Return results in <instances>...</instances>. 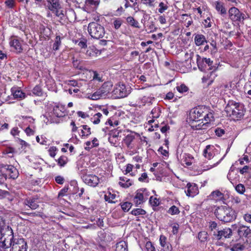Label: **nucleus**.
I'll use <instances>...</instances> for the list:
<instances>
[{
  "instance_id": "nucleus-1",
  "label": "nucleus",
  "mask_w": 251,
  "mask_h": 251,
  "mask_svg": "<svg viewBox=\"0 0 251 251\" xmlns=\"http://www.w3.org/2000/svg\"><path fill=\"white\" fill-rule=\"evenodd\" d=\"M68 111L65 105L60 103H56L52 107L50 111H48L45 115L47 119V123L49 124L60 123V118L67 116Z\"/></svg>"
},
{
  "instance_id": "nucleus-2",
  "label": "nucleus",
  "mask_w": 251,
  "mask_h": 251,
  "mask_svg": "<svg viewBox=\"0 0 251 251\" xmlns=\"http://www.w3.org/2000/svg\"><path fill=\"white\" fill-rule=\"evenodd\" d=\"M190 121L200 122L201 121H214L212 113L205 106L196 107L191 110L189 113Z\"/></svg>"
},
{
  "instance_id": "nucleus-3",
  "label": "nucleus",
  "mask_w": 251,
  "mask_h": 251,
  "mask_svg": "<svg viewBox=\"0 0 251 251\" xmlns=\"http://www.w3.org/2000/svg\"><path fill=\"white\" fill-rule=\"evenodd\" d=\"M227 116L234 121H238L243 118L245 110L244 105L239 102L229 100L225 107Z\"/></svg>"
},
{
  "instance_id": "nucleus-4",
  "label": "nucleus",
  "mask_w": 251,
  "mask_h": 251,
  "mask_svg": "<svg viewBox=\"0 0 251 251\" xmlns=\"http://www.w3.org/2000/svg\"><path fill=\"white\" fill-rule=\"evenodd\" d=\"M214 215L223 223L231 222L237 217V213L232 208L227 206H218L214 211Z\"/></svg>"
},
{
  "instance_id": "nucleus-5",
  "label": "nucleus",
  "mask_w": 251,
  "mask_h": 251,
  "mask_svg": "<svg viewBox=\"0 0 251 251\" xmlns=\"http://www.w3.org/2000/svg\"><path fill=\"white\" fill-rule=\"evenodd\" d=\"M232 230L235 231L240 238H245L246 245L251 247V229L249 226L244 225L240 223L231 226Z\"/></svg>"
},
{
  "instance_id": "nucleus-6",
  "label": "nucleus",
  "mask_w": 251,
  "mask_h": 251,
  "mask_svg": "<svg viewBox=\"0 0 251 251\" xmlns=\"http://www.w3.org/2000/svg\"><path fill=\"white\" fill-rule=\"evenodd\" d=\"M88 31L91 37L97 39L102 38L105 34L104 27L95 22L88 24Z\"/></svg>"
},
{
  "instance_id": "nucleus-7",
  "label": "nucleus",
  "mask_w": 251,
  "mask_h": 251,
  "mask_svg": "<svg viewBox=\"0 0 251 251\" xmlns=\"http://www.w3.org/2000/svg\"><path fill=\"white\" fill-rule=\"evenodd\" d=\"M228 14L229 19L237 25L244 24V20L247 18L246 15L235 6L229 9Z\"/></svg>"
},
{
  "instance_id": "nucleus-8",
  "label": "nucleus",
  "mask_w": 251,
  "mask_h": 251,
  "mask_svg": "<svg viewBox=\"0 0 251 251\" xmlns=\"http://www.w3.org/2000/svg\"><path fill=\"white\" fill-rule=\"evenodd\" d=\"M48 7L49 9L54 13L56 16L60 20L63 19L64 14L59 3V0H48Z\"/></svg>"
},
{
  "instance_id": "nucleus-9",
  "label": "nucleus",
  "mask_w": 251,
  "mask_h": 251,
  "mask_svg": "<svg viewBox=\"0 0 251 251\" xmlns=\"http://www.w3.org/2000/svg\"><path fill=\"white\" fill-rule=\"evenodd\" d=\"M14 237V233L11 231H8V234L0 236V251H6L11 247Z\"/></svg>"
},
{
  "instance_id": "nucleus-10",
  "label": "nucleus",
  "mask_w": 251,
  "mask_h": 251,
  "mask_svg": "<svg viewBox=\"0 0 251 251\" xmlns=\"http://www.w3.org/2000/svg\"><path fill=\"white\" fill-rule=\"evenodd\" d=\"M27 244L25 240L23 238L14 237L10 251H27Z\"/></svg>"
},
{
  "instance_id": "nucleus-11",
  "label": "nucleus",
  "mask_w": 251,
  "mask_h": 251,
  "mask_svg": "<svg viewBox=\"0 0 251 251\" xmlns=\"http://www.w3.org/2000/svg\"><path fill=\"white\" fill-rule=\"evenodd\" d=\"M112 93V95L116 98H125L129 94L126 85L121 82L115 86Z\"/></svg>"
},
{
  "instance_id": "nucleus-12",
  "label": "nucleus",
  "mask_w": 251,
  "mask_h": 251,
  "mask_svg": "<svg viewBox=\"0 0 251 251\" xmlns=\"http://www.w3.org/2000/svg\"><path fill=\"white\" fill-rule=\"evenodd\" d=\"M148 193L146 189H140L136 191L135 196L133 198V202L136 206H139L148 200Z\"/></svg>"
},
{
  "instance_id": "nucleus-13",
  "label": "nucleus",
  "mask_w": 251,
  "mask_h": 251,
  "mask_svg": "<svg viewBox=\"0 0 251 251\" xmlns=\"http://www.w3.org/2000/svg\"><path fill=\"white\" fill-rule=\"evenodd\" d=\"M197 57V63L199 69L202 71L204 72L207 69V67H209V69H211V67L213 65V61L211 60L210 58H207L206 57H202L199 54L196 55Z\"/></svg>"
},
{
  "instance_id": "nucleus-14",
  "label": "nucleus",
  "mask_w": 251,
  "mask_h": 251,
  "mask_svg": "<svg viewBox=\"0 0 251 251\" xmlns=\"http://www.w3.org/2000/svg\"><path fill=\"white\" fill-rule=\"evenodd\" d=\"M81 178L85 184L93 187L97 186L100 182L99 177L93 174H84Z\"/></svg>"
},
{
  "instance_id": "nucleus-15",
  "label": "nucleus",
  "mask_w": 251,
  "mask_h": 251,
  "mask_svg": "<svg viewBox=\"0 0 251 251\" xmlns=\"http://www.w3.org/2000/svg\"><path fill=\"white\" fill-rule=\"evenodd\" d=\"M39 200L37 197H31L26 198L24 201V205L31 210H35L39 207Z\"/></svg>"
},
{
  "instance_id": "nucleus-16",
  "label": "nucleus",
  "mask_w": 251,
  "mask_h": 251,
  "mask_svg": "<svg viewBox=\"0 0 251 251\" xmlns=\"http://www.w3.org/2000/svg\"><path fill=\"white\" fill-rule=\"evenodd\" d=\"M9 45L10 47L14 49L17 53H20L22 52L23 48L21 41L18 39L17 36H12L10 37Z\"/></svg>"
},
{
  "instance_id": "nucleus-17",
  "label": "nucleus",
  "mask_w": 251,
  "mask_h": 251,
  "mask_svg": "<svg viewBox=\"0 0 251 251\" xmlns=\"http://www.w3.org/2000/svg\"><path fill=\"white\" fill-rule=\"evenodd\" d=\"M232 229L230 228H225L223 230H218L217 232L213 234L217 240H221L224 238H229L232 234Z\"/></svg>"
},
{
  "instance_id": "nucleus-18",
  "label": "nucleus",
  "mask_w": 251,
  "mask_h": 251,
  "mask_svg": "<svg viewBox=\"0 0 251 251\" xmlns=\"http://www.w3.org/2000/svg\"><path fill=\"white\" fill-rule=\"evenodd\" d=\"M187 190L185 191L186 195L193 197L198 194L199 191L198 185L194 183L189 182L186 185Z\"/></svg>"
},
{
  "instance_id": "nucleus-19",
  "label": "nucleus",
  "mask_w": 251,
  "mask_h": 251,
  "mask_svg": "<svg viewBox=\"0 0 251 251\" xmlns=\"http://www.w3.org/2000/svg\"><path fill=\"white\" fill-rule=\"evenodd\" d=\"M4 166L7 178L15 179L18 177V171L13 166L5 165Z\"/></svg>"
},
{
  "instance_id": "nucleus-20",
  "label": "nucleus",
  "mask_w": 251,
  "mask_h": 251,
  "mask_svg": "<svg viewBox=\"0 0 251 251\" xmlns=\"http://www.w3.org/2000/svg\"><path fill=\"white\" fill-rule=\"evenodd\" d=\"M8 231L13 232L12 228L6 224L5 219L0 216V236L8 234Z\"/></svg>"
},
{
  "instance_id": "nucleus-21",
  "label": "nucleus",
  "mask_w": 251,
  "mask_h": 251,
  "mask_svg": "<svg viewBox=\"0 0 251 251\" xmlns=\"http://www.w3.org/2000/svg\"><path fill=\"white\" fill-rule=\"evenodd\" d=\"M135 136L133 134L127 135L124 139V143L128 149H132L135 147Z\"/></svg>"
},
{
  "instance_id": "nucleus-22",
  "label": "nucleus",
  "mask_w": 251,
  "mask_h": 251,
  "mask_svg": "<svg viewBox=\"0 0 251 251\" xmlns=\"http://www.w3.org/2000/svg\"><path fill=\"white\" fill-rule=\"evenodd\" d=\"M170 4L167 0H162L158 3L156 10L160 14L165 13L168 10Z\"/></svg>"
},
{
  "instance_id": "nucleus-23",
  "label": "nucleus",
  "mask_w": 251,
  "mask_h": 251,
  "mask_svg": "<svg viewBox=\"0 0 251 251\" xmlns=\"http://www.w3.org/2000/svg\"><path fill=\"white\" fill-rule=\"evenodd\" d=\"M112 86L113 85L111 82L107 81L104 82L99 89L101 92V94L104 97H105L112 90Z\"/></svg>"
},
{
  "instance_id": "nucleus-24",
  "label": "nucleus",
  "mask_w": 251,
  "mask_h": 251,
  "mask_svg": "<svg viewBox=\"0 0 251 251\" xmlns=\"http://www.w3.org/2000/svg\"><path fill=\"white\" fill-rule=\"evenodd\" d=\"M101 53V51L97 49L94 46H90L87 48L85 55L88 57H97Z\"/></svg>"
},
{
  "instance_id": "nucleus-25",
  "label": "nucleus",
  "mask_w": 251,
  "mask_h": 251,
  "mask_svg": "<svg viewBox=\"0 0 251 251\" xmlns=\"http://www.w3.org/2000/svg\"><path fill=\"white\" fill-rule=\"evenodd\" d=\"M214 6L216 11L221 15L224 16L226 14L227 11L223 2L220 1H216L214 2Z\"/></svg>"
},
{
  "instance_id": "nucleus-26",
  "label": "nucleus",
  "mask_w": 251,
  "mask_h": 251,
  "mask_svg": "<svg viewBox=\"0 0 251 251\" xmlns=\"http://www.w3.org/2000/svg\"><path fill=\"white\" fill-rule=\"evenodd\" d=\"M245 249H251V247H249L247 245H246V242L245 241L244 244L236 243L230 245V250L231 251H242Z\"/></svg>"
},
{
  "instance_id": "nucleus-27",
  "label": "nucleus",
  "mask_w": 251,
  "mask_h": 251,
  "mask_svg": "<svg viewBox=\"0 0 251 251\" xmlns=\"http://www.w3.org/2000/svg\"><path fill=\"white\" fill-rule=\"evenodd\" d=\"M194 42L197 46H200L207 43L205 36L202 34H195Z\"/></svg>"
},
{
  "instance_id": "nucleus-28",
  "label": "nucleus",
  "mask_w": 251,
  "mask_h": 251,
  "mask_svg": "<svg viewBox=\"0 0 251 251\" xmlns=\"http://www.w3.org/2000/svg\"><path fill=\"white\" fill-rule=\"evenodd\" d=\"M119 185L122 188H127L132 185V181L126 176H120Z\"/></svg>"
},
{
  "instance_id": "nucleus-29",
  "label": "nucleus",
  "mask_w": 251,
  "mask_h": 251,
  "mask_svg": "<svg viewBox=\"0 0 251 251\" xmlns=\"http://www.w3.org/2000/svg\"><path fill=\"white\" fill-rule=\"evenodd\" d=\"M11 90L14 99L22 100L25 98V94L19 88H12Z\"/></svg>"
},
{
  "instance_id": "nucleus-30",
  "label": "nucleus",
  "mask_w": 251,
  "mask_h": 251,
  "mask_svg": "<svg viewBox=\"0 0 251 251\" xmlns=\"http://www.w3.org/2000/svg\"><path fill=\"white\" fill-rule=\"evenodd\" d=\"M161 114V110L159 107H155L151 112L152 119L148 121L149 125H151L154 122V120L159 117Z\"/></svg>"
},
{
  "instance_id": "nucleus-31",
  "label": "nucleus",
  "mask_w": 251,
  "mask_h": 251,
  "mask_svg": "<svg viewBox=\"0 0 251 251\" xmlns=\"http://www.w3.org/2000/svg\"><path fill=\"white\" fill-rule=\"evenodd\" d=\"M194 55V53L193 52H191L190 53H188L187 52L185 54V59L184 62H183V63L186 64V67L188 69H190L192 67L191 62Z\"/></svg>"
},
{
  "instance_id": "nucleus-32",
  "label": "nucleus",
  "mask_w": 251,
  "mask_h": 251,
  "mask_svg": "<svg viewBox=\"0 0 251 251\" xmlns=\"http://www.w3.org/2000/svg\"><path fill=\"white\" fill-rule=\"evenodd\" d=\"M198 125H193L192 126L196 130L206 129L210 126V122L212 121H201Z\"/></svg>"
},
{
  "instance_id": "nucleus-33",
  "label": "nucleus",
  "mask_w": 251,
  "mask_h": 251,
  "mask_svg": "<svg viewBox=\"0 0 251 251\" xmlns=\"http://www.w3.org/2000/svg\"><path fill=\"white\" fill-rule=\"evenodd\" d=\"M126 22L128 25L132 27L137 28H140L139 22L136 20L132 16H128L126 18Z\"/></svg>"
},
{
  "instance_id": "nucleus-34",
  "label": "nucleus",
  "mask_w": 251,
  "mask_h": 251,
  "mask_svg": "<svg viewBox=\"0 0 251 251\" xmlns=\"http://www.w3.org/2000/svg\"><path fill=\"white\" fill-rule=\"evenodd\" d=\"M116 251H127V245L126 242L121 241L116 244Z\"/></svg>"
},
{
  "instance_id": "nucleus-35",
  "label": "nucleus",
  "mask_w": 251,
  "mask_h": 251,
  "mask_svg": "<svg viewBox=\"0 0 251 251\" xmlns=\"http://www.w3.org/2000/svg\"><path fill=\"white\" fill-rule=\"evenodd\" d=\"M66 16L68 21L70 22H75L76 20L75 13L72 9H70L66 11Z\"/></svg>"
},
{
  "instance_id": "nucleus-36",
  "label": "nucleus",
  "mask_w": 251,
  "mask_h": 251,
  "mask_svg": "<svg viewBox=\"0 0 251 251\" xmlns=\"http://www.w3.org/2000/svg\"><path fill=\"white\" fill-rule=\"evenodd\" d=\"M116 195L115 194H112L111 192L108 191L107 193L104 196V200L110 203H115L116 201L114 200L115 199Z\"/></svg>"
},
{
  "instance_id": "nucleus-37",
  "label": "nucleus",
  "mask_w": 251,
  "mask_h": 251,
  "mask_svg": "<svg viewBox=\"0 0 251 251\" xmlns=\"http://www.w3.org/2000/svg\"><path fill=\"white\" fill-rule=\"evenodd\" d=\"M63 38V36L62 37H60V35L56 36L52 47V49L53 50L56 51L59 50V47L61 45V40Z\"/></svg>"
},
{
  "instance_id": "nucleus-38",
  "label": "nucleus",
  "mask_w": 251,
  "mask_h": 251,
  "mask_svg": "<svg viewBox=\"0 0 251 251\" xmlns=\"http://www.w3.org/2000/svg\"><path fill=\"white\" fill-rule=\"evenodd\" d=\"M82 129H81V134L80 135L82 137H87L91 134V128L87 125L81 126Z\"/></svg>"
},
{
  "instance_id": "nucleus-39",
  "label": "nucleus",
  "mask_w": 251,
  "mask_h": 251,
  "mask_svg": "<svg viewBox=\"0 0 251 251\" xmlns=\"http://www.w3.org/2000/svg\"><path fill=\"white\" fill-rule=\"evenodd\" d=\"M113 26L115 30H118L124 23L123 20L121 18H115L113 19Z\"/></svg>"
},
{
  "instance_id": "nucleus-40",
  "label": "nucleus",
  "mask_w": 251,
  "mask_h": 251,
  "mask_svg": "<svg viewBox=\"0 0 251 251\" xmlns=\"http://www.w3.org/2000/svg\"><path fill=\"white\" fill-rule=\"evenodd\" d=\"M15 149L11 147H7L2 151L3 154L7 155L9 157H12L14 156V154L15 153Z\"/></svg>"
},
{
  "instance_id": "nucleus-41",
  "label": "nucleus",
  "mask_w": 251,
  "mask_h": 251,
  "mask_svg": "<svg viewBox=\"0 0 251 251\" xmlns=\"http://www.w3.org/2000/svg\"><path fill=\"white\" fill-rule=\"evenodd\" d=\"M179 208L175 205L171 206L167 211V213L172 216L179 214Z\"/></svg>"
},
{
  "instance_id": "nucleus-42",
  "label": "nucleus",
  "mask_w": 251,
  "mask_h": 251,
  "mask_svg": "<svg viewBox=\"0 0 251 251\" xmlns=\"http://www.w3.org/2000/svg\"><path fill=\"white\" fill-rule=\"evenodd\" d=\"M203 154L204 157L209 160L213 158L214 157L212 151H210V146L207 145L203 151Z\"/></svg>"
},
{
  "instance_id": "nucleus-43",
  "label": "nucleus",
  "mask_w": 251,
  "mask_h": 251,
  "mask_svg": "<svg viewBox=\"0 0 251 251\" xmlns=\"http://www.w3.org/2000/svg\"><path fill=\"white\" fill-rule=\"evenodd\" d=\"M56 161L59 167H63L68 163V158L65 155H61Z\"/></svg>"
},
{
  "instance_id": "nucleus-44",
  "label": "nucleus",
  "mask_w": 251,
  "mask_h": 251,
  "mask_svg": "<svg viewBox=\"0 0 251 251\" xmlns=\"http://www.w3.org/2000/svg\"><path fill=\"white\" fill-rule=\"evenodd\" d=\"M4 165L0 166V183L2 184L7 179V176L5 173Z\"/></svg>"
},
{
  "instance_id": "nucleus-45",
  "label": "nucleus",
  "mask_w": 251,
  "mask_h": 251,
  "mask_svg": "<svg viewBox=\"0 0 251 251\" xmlns=\"http://www.w3.org/2000/svg\"><path fill=\"white\" fill-rule=\"evenodd\" d=\"M213 197L216 199V200L218 201H223L224 199V194L221 192L219 190H216L213 191L211 194Z\"/></svg>"
},
{
  "instance_id": "nucleus-46",
  "label": "nucleus",
  "mask_w": 251,
  "mask_h": 251,
  "mask_svg": "<svg viewBox=\"0 0 251 251\" xmlns=\"http://www.w3.org/2000/svg\"><path fill=\"white\" fill-rule=\"evenodd\" d=\"M120 205L122 209L125 212H128L132 206V203L128 201L121 202Z\"/></svg>"
},
{
  "instance_id": "nucleus-47",
  "label": "nucleus",
  "mask_w": 251,
  "mask_h": 251,
  "mask_svg": "<svg viewBox=\"0 0 251 251\" xmlns=\"http://www.w3.org/2000/svg\"><path fill=\"white\" fill-rule=\"evenodd\" d=\"M103 97V95L101 94L100 90L98 89L95 92L91 94L89 98L92 100H98Z\"/></svg>"
},
{
  "instance_id": "nucleus-48",
  "label": "nucleus",
  "mask_w": 251,
  "mask_h": 251,
  "mask_svg": "<svg viewBox=\"0 0 251 251\" xmlns=\"http://www.w3.org/2000/svg\"><path fill=\"white\" fill-rule=\"evenodd\" d=\"M32 92V93L36 96L42 97L43 96V90H42L41 87L39 85H36L33 88Z\"/></svg>"
},
{
  "instance_id": "nucleus-49",
  "label": "nucleus",
  "mask_w": 251,
  "mask_h": 251,
  "mask_svg": "<svg viewBox=\"0 0 251 251\" xmlns=\"http://www.w3.org/2000/svg\"><path fill=\"white\" fill-rule=\"evenodd\" d=\"M73 65L75 68L79 70H82L83 67L82 65V61L79 59H75V57L73 58Z\"/></svg>"
},
{
  "instance_id": "nucleus-50",
  "label": "nucleus",
  "mask_w": 251,
  "mask_h": 251,
  "mask_svg": "<svg viewBox=\"0 0 251 251\" xmlns=\"http://www.w3.org/2000/svg\"><path fill=\"white\" fill-rule=\"evenodd\" d=\"M147 213L146 211L142 208H134L130 212V214L134 216L145 215Z\"/></svg>"
},
{
  "instance_id": "nucleus-51",
  "label": "nucleus",
  "mask_w": 251,
  "mask_h": 251,
  "mask_svg": "<svg viewBox=\"0 0 251 251\" xmlns=\"http://www.w3.org/2000/svg\"><path fill=\"white\" fill-rule=\"evenodd\" d=\"M208 238V235L206 231H202L198 233V238L200 242H205L206 241Z\"/></svg>"
},
{
  "instance_id": "nucleus-52",
  "label": "nucleus",
  "mask_w": 251,
  "mask_h": 251,
  "mask_svg": "<svg viewBox=\"0 0 251 251\" xmlns=\"http://www.w3.org/2000/svg\"><path fill=\"white\" fill-rule=\"evenodd\" d=\"M149 202L152 206L156 207L160 204V201L159 199L151 196L149 199Z\"/></svg>"
},
{
  "instance_id": "nucleus-53",
  "label": "nucleus",
  "mask_w": 251,
  "mask_h": 251,
  "mask_svg": "<svg viewBox=\"0 0 251 251\" xmlns=\"http://www.w3.org/2000/svg\"><path fill=\"white\" fill-rule=\"evenodd\" d=\"M176 89L180 93L187 92L189 89L185 84L182 83L176 87Z\"/></svg>"
},
{
  "instance_id": "nucleus-54",
  "label": "nucleus",
  "mask_w": 251,
  "mask_h": 251,
  "mask_svg": "<svg viewBox=\"0 0 251 251\" xmlns=\"http://www.w3.org/2000/svg\"><path fill=\"white\" fill-rule=\"evenodd\" d=\"M194 159L193 157L190 154H186L183 158V162L187 166H189L192 165V160Z\"/></svg>"
},
{
  "instance_id": "nucleus-55",
  "label": "nucleus",
  "mask_w": 251,
  "mask_h": 251,
  "mask_svg": "<svg viewBox=\"0 0 251 251\" xmlns=\"http://www.w3.org/2000/svg\"><path fill=\"white\" fill-rule=\"evenodd\" d=\"M100 2V0H86L85 3L87 5L93 6L95 8L97 7Z\"/></svg>"
},
{
  "instance_id": "nucleus-56",
  "label": "nucleus",
  "mask_w": 251,
  "mask_h": 251,
  "mask_svg": "<svg viewBox=\"0 0 251 251\" xmlns=\"http://www.w3.org/2000/svg\"><path fill=\"white\" fill-rule=\"evenodd\" d=\"M36 140L38 143L42 145H47L48 141L47 138L43 135L41 136V138L39 136H37Z\"/></svg>"
},
{
  "instance_id": "nucleus-57",
  "label": "nucleus",
  "mask_w": 251,
  "mask_h": 251,
  "mask_svg": "<svg viewBox=\"0 0 251 251\" xmlns=\"http://www.w3.org/2000/svg\"><path fill=\"white\" fill-rule=\"evenodd\" d=\"M4 4L8 9H13L16 6L15 0H6L4 2Z\"/></svg>"
},
{
  "instance_id": "nucleus-58",
  "label": "nucleus",
  "mask_w": 251,
  "mask_h": 251,
  "mask_svg": "<svg viewBox=\"0 0 251 251\" xmlns=\"http://www.w3.org/2000/svg\"><path fill=\"white\" fill-rule=\"evenodd\" d=\"M160 244L161 246L164 248L166 247L168 248V245L167 244V237L163 235H161L159 238Z\"/></svg>"
},
{
  "instance_id": "nucleus-59",
  "label": "nucleus",
  "mask_w": 251,
  "mask_h": 251,
  "mask_svg": "<svg viewBox=\"0 0 251 251\" xmlns=\"http://www.w3.org/2000/svg\"><path fill=\"white\" fill-rule=\"evenodd\" d=\"M22 214L23 215H27V216H31V217H42V215H43V213L41 212H30V213L24 212H22Z\"/></svg>"
},
{
  "instance_id": "nucleus-60",
  "label": "nucleus",
  "mask_w": 251,
  "mask_h": 251,
  "mask_svg": "<svg viewBox=\"0 0 251 251\" xmlns=\"http://www.w3.org/2000/svg\"><path fill=\"white\" fill-rule=\"evenodd\" d=\"M141 3L147 7H152L154 6L155 0H141Z\"/></svg>"
},
{
  "instance_id": "nucleus-61",
  "label": "nucleus",
  "mask_w": 251,
  "mask_h": 251,
  "mask_svg": "<svg viewBox=\"0 0 251 251\" xmlns=\"http://www.w3.org/2000/svg\"><path fill=\"white\" fill-rule=\"evenodd\" d=\"M133 168V165L131 164H127L126 166V169L125 171H123V173L125 175H127L128 173H130V175L131 176H134L135 175L133 174V173H131Z\"/></svg>"
},
{
  "instance_id": "nucleus-62",
  "label": "nucleus",
  "mask_w": 251,
  "mask_h": 251,
  "mask_svg": "<svg viewBox=\"0 0 251 251\" xmlns=\"http://www.w3.org/2000/svg\"><path fill=\"white\" fill-rule=\"evenodd\" d=\"M168 17L164 13L160 14L158 18V20L159 23L161 25H164L167 23V19Z\"/></svg>"
},
{
  "instance_id": "nucleus-63",
  "label": "nucleus",
  "mask_w": 251,
  "mask_h": 251,
  "mask_svg": "<svg viewBox=\"0 0 251 251\" xmlns=\"http://www.w3.org/2000/svg\"><path fill=\"white\" fill-rule=\"evenodd\" d=\"M145 248L147 251H156L155 247L151 241L147 242Z\"/></svg>"
},
{
  "instance_id": "nucleus-64",
  "label": "nucleus",
  "mask_w": 251,
  "mask_h": 251,
  "mask_svg": "<svg viewBox=\"0 0 251 251\" xmlns=\"http://www.w3.org/2000/svg\"><path fill=\"white\" fill-rule=\"evenodd\" d=\"M243 218L246 223L251 224V213L247 212L244 214Z\"/></svg>"
}]
</instances>
